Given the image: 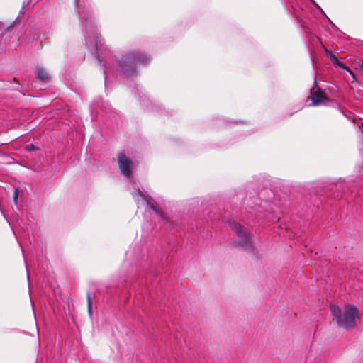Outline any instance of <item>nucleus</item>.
Listing matches in <instances>:
<instances>
[{
	"label": "nucleus",
	"mask_w": 363,
	"mask_h": 363,
	"mask_svg": "<svg viewBox=\"0 0 363 363\" xmlns=\"http://www.w3.org/2000/svg\"><path fill=\"white\" fill-rule=\"evenodd\" d=\"M13 199H14L15 203H17V200H18V190L17 189H16L14 191Z\"/></svg>",
	"instance_id": "nucleus-12"
},
{
	"label": "nucleus",
	"mask_w": 363,
	"mask_h": 363,
	"mask_svg": "<svg viewBox=\"0 0 363 363\" xmlns=\"http://www.w3.org/2000/svg\"><path fill=\"white\" fill-rule=\"evenodd\" d=\"M326 53H327L328 57H329L330 58V60H332L333 63L335 66H338L341 62L337 59V57L331 51L327 50Z\"/></svg>",
	"instance_id": "nucleus-8"
},
{
	"label": "nucleus",
	"mask_w": 363,
	"mask_h": 363,
	"mask_svg": "<svg viewBox=\"0 0 363 363\" xmlns=\"http://www.w3.org/2000/svg\"><path fill=\"white\" fill-rule=\"evenodd\" d=\"M27 149H28V150H33V145H31L30 147H28H28H27Z\"/></svg>",
	"instance_id": "nucleus-14"
},
{
	"label": "nucleus",
	"mask_w": 363,
	"mask_h": 363,
	"mask_svg": "<svg viewBox=\"0 0 363 363\" xmlns=\"http://www.w3.org/2000/svg\"><path fill=\"white\" fill-rule=\"evenodd\" d=\"M230 227L232 230L236 233L238 240L235 242V243L241 247H242L245 250H249L251 248V241L250 234L243 230V227L235 222L230 223Z\"/></svg>",
	"instance_id": "nucleus-3"
},
{
	"label": "nucleus",
	"mask_w": 363,
	"mask_h": 363,
	"mask_svg": "<svg viewBox=\"0 0 363 363\" xmlns=\"http://www.w3.org/2000/svg\"><path fill=\"white\" fill-rule=\"evenodd\" d=\"M104 74L106 76V70L104 69Z\"/></svg>",
	"instance_id": "nucleus-16"
},
{
	"label": "nucleus",
	"mask_w": 363,
	"mask_h": 363,
	"mask_svg": "<svg viewBox=\"0 0 363 363\" xmlns=\"http://www.w3.org/2000/svg\"><path fill=\"white\" fill-rule=\"evenodd\" d=\"M362 125H363V123H362Z\"/></svg>",
	"instance_id": "nucleus-17"
},
{
	"label": "nucleus",
	"mask_w": 363,
	"mask_h": 363,
	"mask_svg": "<svg viewBox=\"0 0 363 363\" xmlns=\"http://www.w3.org/2000/svg\"><path fill=\"white\" fill-rule=\"evenodd\" d=\"M93 40L94 41V47L96 50V54L97 55V58H98L99 61H100L101 62L102 60L99 59V51L100 49V41L98 40V37L96 35H94L93 37Z\"/></svg>",
	"instance_id": "nucleus-9"
},
{
	"label": "nucleus",
	"mask_w": 363,
	"mask_h": 363,
	"mask_svg": "<svg viewBox=\"0 0 363 363\" xmlns=\"http://www.w3.org/2000/svg\"><path fill=\"white\" fill-rule=\"evenodd\" d=\"M118 162L122 174L126 177H130L133 169L132 161L124 153H120L118 156Z\"/></svg>",
	"instance_id": "nucleus-4"
},
{
	"label": "nucleus",
	"mask_w": 363,
	"mask_h": 363,
	"mask_svg": "<svg viewBox=\"0 0 363 363\" xmlns=\"http://www.w3.org/2000/svg\"><path fill=\"white\" fill-rule=\"evenodd\" d=\"M132 195L135 198V201H138L137 197H141L145 201L147 206L150 208L152 209L156 213L160 214V212L155 208V206L145 199V196L142 194L139 189H137L135 193H132Z\"/></svg>",
	"instance_id": "nucleus-7"
},
{
	"label": "nucleus",
	"mask_w": 363,
	"mask_h": 363,
	"mask_svg": "<svg viewBox=\"0 0 363 363\" xmlns=\"http://www.w3.org/2000/svg\"><path fill=\"white\" fill-rule=\"evenodd\" d=\"M35 73L40 80L43 81V82H48L49 74L45 69L42 67H37Z\"/></svg>",
	"instance_id": "nucleus-6"
},
{
	"label": "nucleus",
	"mask_w": 363,
	"mask_h": 363,
	"mask_svg": "<svg viewBox=\"0 0 363 363\" xmlns=\"http://www.w3.org/2000/svg\"><path fill=\"white\" fill-rule=\"evenodd\" d=\"M149 60V57L142 53L133 52L124 55L120 61V67L123 74L130 77L133 75L136 71V66L142 65Z\"/></svg>",
	"instance_id": "nucleus-2"
},
{
	"label": "nucleus",
	"mask_w": 363,
	"mask_h": 363,
	"mask_svg": "<svg viewBox=\"0 0 363 363\" xmlns=\"http://www.w3.org/2000/svg\"><path fill=\"white\" fill-rule=\"evenodd\" d=\"M311 99L312 101L313 106H320L325 104L327 101H329L324 93L320 89L311 91Z\"/></svg>",
	"instance_id": "nucleus-5"
},
{
	"label": "nucleus",
	"mask_w": 363,
	"mask_h": 363,
	"mask_svg": "<svg viewBox=\"0 0 363 363\" xmlns=\"http://www.w3.org/2000/svg\"><path fill=\"white\" fill-rule=\"evenodd\" d=\"M359 67H360L361 70L363 71V61L361 62Z\"/></svg>",
	"instance_id": "nucleus-13"
},
{
	"label": "nucleus",
	"mask_w": 363,
	"mask_h": 363,
	"mask_svg": "<svg viewBox=\"0 0 363 363\" xmlns=\"http://www.w3.org/2000/svg\"><path fill=\"white\" fill-rule=\"evenodd\" d=\"M330 310L338 326L345 329L354 327L357 315V308L354 306H345L343 313L339 306L335 305L331 306Z\"/></svg>",
	"instance_id": "nucleus-1"
},
{
	"label": "nucleus",
	"mask_w": 363,
	"mask_h": 363,
	"mask_svg": "<svg viewBox=\"0 0 363 363\" xmlns=\"http://www.w3.org/2000/svg\"><path fill=\"white\" fill-rule=\"evenodd\" d=\"M87 303H88L89 313V314H91V296H90L89 294H87Z\"/></svg>",
	"instance_id": "nucleus-11"
},
{
	"label": "nucleus",
	"mask_w": 363,
	"mask_h": 363,
	"mask_svg": "<svg viewBox=\"0 0 363 363\" xmlns=\"http://www.w3.org/2000/svg\"><path fill=\"white\" fill-rule=\"evenodd\" d=\"M337 67L344 70L347 71L350 73V74L354 79V74L353 73V72L342 62L339 64Z\"/></svg>",
	"instance_id": "nucleus-10"
},
{
	"label": "nucleus",
	"mask_w": 363,
	"mask_h": 363,
	"mask_svg": "<svg viewBox=\"0 0 363 363\" xmlns=\"http://www.w3.org/2000/svg\"><path fill=\"white\" fill-rule=\"evenodd\" d=\"M311 2H313L314 4H316L315 2L313 0H310Z\"/></svg>",
	"instance_id": "nucleus-15"
}]
</instances>
